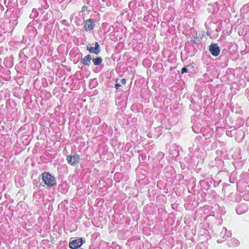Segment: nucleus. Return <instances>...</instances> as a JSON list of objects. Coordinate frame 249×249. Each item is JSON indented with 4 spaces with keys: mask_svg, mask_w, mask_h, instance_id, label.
Masks as SVG:
<instances>
[{
    "mask_svg": "<svg viewBox=\"0 0 249 249\" xmlns=\"http://www.w3.org/2000/svg\"><path fill=\"white\" fill-rule=\"evenodd\" d=\"M78 57H79L81 56V54H78Z\"/></svg>",
    "mask_w": 249,
    "mask_h": 249,
    "instance_id": "nucleus-12",
    "label": "nucleus"
},
{
    "mask_svg": "<svg viewBox=\"0 0 249 249\" xmlns=\"http://www.w3.org/2000/svg\"><path fill=\"white\" fill-rule=\"evenodd\" d=\"M121 84H116L115 85V88L116 89H119V87H120L121 86Z\"/></svg>",
    "mask_w": 249,
    "mask_h": 249,
    "instance_id": "nucleus-10",
    "label": "nucleus"
},
{
    "mask_svg": "<svg viewBox=\"0 0 249 249\" xmlns=\"http://www.w3.org/2000/svg\"><path fill=\"white\" fill-rule=\"evenodd\" d=\"M94 25L93 20L89 19L85 21L84 27L86 31H90L93 29Z\"/></svg>",
    "mask_w": 249,
    "mask_h": 249,
    "instance_id": "nucleus-6",
    "label": "nucleus"
},
{
    "mask_svg": "<svg viewBox=\"0 0 249 249\" xmlns=\"http://www.w3.org/2000/svg\"><path fill=\"white\" fill-rule=\"evenodd\" d=\"M87 49L90 53H92L96 54H98L101 51L99 45L97 42H95L94 43V47L89 46L88 45L87 46Z\"/></svg>",
    "mask_w": 249,
    "mask_h": 249,
    "instance_id": "nucleus-5",
    "label": "nucleus"
},
{
    "mask_svg": "<svg viewBox=\"0 0 249 249\" xmlns=\"http://www.w3.org/2000/svg\"><path fill=\"white\" fill-rule=\"evenodd\" d=\"M42 180L48 187L53 186L55 184L54 178L47 173H44L42 174Z\"/></svg>",
    "mask_w": 249,
    "mask_h": 249,
    "instance_id": "nucleus-1",
    "label": "nucleus"
},
{
    "mask_svg": "<svg viewBox=\"0 0 249 249\" xmlns=\"http://www.w3.org/2000/svg\"><path fill=\"white\" fill-rule=\"evenodd\" d=\"M102 60L101 57H97L93 59L92 62H101Z\"/></svg>",
    "mask_w": 249,
    "mask_h": 249,
    "instance_id": "nucleus-8",
    "label": "nucleus"
},
{
    "mask_svg": "<svg viewBox=\"0 0 249 249\" xmlns=\"http://www.w3.org/2000/svg\"><path fill=\"white\" fill-rule=\"evenodd\" d=\"M67 160L71 165L76 166L80 161V158L79 155L76 154L73 156L69 155L67 157Z\"/></svg>",
    "mask_w": 249,
    "mask_h": 249,
    "instance_id": "nucleus-3",
    "label": "nucleus"
},
{
    "mask_svg": "<svg viewBox=\"0 0 249 249\" xmlns=\"http://www.w3.org/2000/svg\"><path fill=\"white\" fill-rule=\"evenodd\" d=\"M92 59V56L90 55L89 54L83 57V58L82 59L81 62H90Z\"/></svg>",
    "mask_w": 249,
    "mask_h": 249,
    "instance_id": "nucleus-7",
    "label": "nucleus"
},
{
    "mask_svg": "<svg viewBox=\"0 0 249 249\" xmlns=\"http://www.w3.org/2000/svg\"><path fill=\"white\" fill-rule=\"evenodd\" d=\"M187 71V68L185 67H184L181 70V73H184Z\"/></svg>",
    "mask_w": 249,
    "mask_h": 249,
    "instance_id": "nucleus-9",
    "label": "nucleus"
},
{
    "mask_svg": "<svg viewBox=\"0 0 249 249\" xmlns=\"http://www.w3.org/2000/svg\"><path fill=\"white\" fill-rule=\"evenodd\" d=\"M125 82H126V80L125 79H123L121 82V84H124V85L125 84Z\"/></svg>",
    "mask_w": 249,
    "mask_h": 249,
    "instance_id": "nucleus-11",
    "label": "nucleus"
},
{
    "mask_svg": "<svg viewBox=\"0 0 249 249\" xmlns=\"http://www.w3.org/2000/svg\"><path fill=\"white\" fill-rule=\"evenodd\" d=\"M209 51L211 53L215 56H217L220 53L219 47L216 44H212L209 47Z\"/></svg>",
    "mask_w": 249,
    "mask_h": 249,
    "instance_id": "nucleus-4",
    "label": "nucleus"
},
{
    "mask_svg": "<svg viewBox=\"0 0 249 249\" xmlns=\"http://www.w3.org/2000/svg\"><path fill=\"white\" fill-rule=\"evenodd\" d=\"M100 64V63H94V64H95V65H98V64Z\"/></svg>",
    "mask_w": 249,
    "mask_h": 249,
    "instance_id": "nucleus-13",
    "label": "nucleus"
},
{
    "mask_svg": "<svg viewBox=\"0 0 249 249\" xmlns=\"http://www.w3.org/2000/svg\"><path fill=\"white\" fill-rule=\"evenodd\" d=\"M84 243V241L83 238H76L70 242L69 247L72 249H76L80 248Z\"/></svg>",
    "mask_w": 249,
    "mask_h": 249,
    "instance_id": "nucleus-2",
    "label": "nucleus"
}]
</instances>
